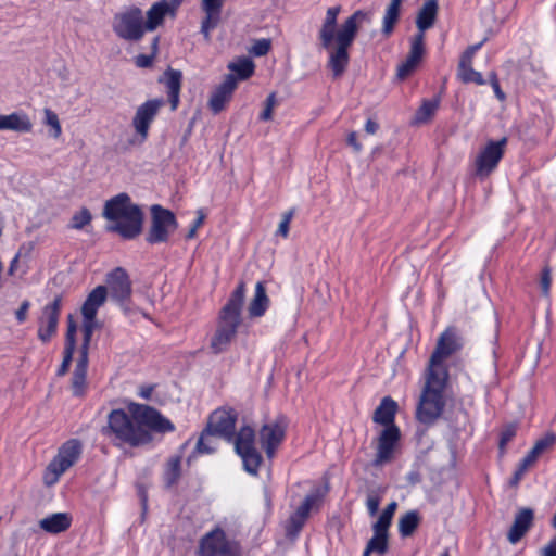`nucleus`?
Returning a JSON list of instances; mask_svg holds the SVG:
<instances>
[{"mask_svg":"<svg viewBox=\"0 0 556 556\" xmlns=\"http://www.w3.org/2000/svg\"><path fill=\"white\" fill-rule=\"evenodd\" d=\"M556 443V434L553 432L546 433L543 438L538 440L532 450L541 456L545 451L551 448Z\"/></svg>","mask_w":556,"mask_h":556,"instance_id":"37998d69","label":"nucleus"},{"mask_svg":"<svg viewBox=\"0 0 556 556\" xmlns=\"http://www.w3.org/2000/svg\"><path fill=\"white\" fill-rule=\"evenodd\" d=\"M227 67L231 72L230 74L237 75L236 79L238 81L250 78L254 74L255 64L250 58L243 56L230 62Z\"/></svg>","mask_w":556,"mask_h":556,"instance_id":"72a5a7b5","label":"nucleus"},{"mask_svg":"<svg viewBox=\"0 0 556 556\" xmlns=\"http://www.w3.org/2000/svg\"><path fill=\"white\" fill-rule=\"evenodd\" d=\"M539 455L531 448L527 455L520 460L519 467L523 470L528 471L531 467L535 465L539 459Z\"/></svg>","mask_w":556,"mask_h":556,"instance_id":"5fc2aeb1","label":"nucleus"},{"mask_svg":"<svg viewBox=\"0 0 556 556\" xmlns=\"http://www.w3.org/2000/svg\"><path fill=\"white\" fill-rule=\"evenodd\" d=\"M271 48L270 39H258L253 42V45L249 49V53L254 56H263L266 55Z\"/></svg>","mask_w":556,"mask_h":556,"instance_id":"49530a36","label":"nucleus"},{"mask_svg":"<svg viewBox=\"0 0 556 556\" xmlns=\"http://www.w3.org/2000/svg\"><path fill=\"white\" fill-rule=\"evenodd\" d=\"M164 104V99H150L137 108L131 125L139 143H143L148 139L149 129Z\"/></svg>","mask_w":556,"mask_h":556,"instance_id":"ddd939ff","label":"nucleus"},{"mask_svg":"<svg viewBox=\"0 0 556 556\" xmlns=\"http://www.w3.org/2000/svg\"><path fill=\"white\" fill-rule=\"evenodd\" d=\"M381 497L376 492H369L366 497V507L370 516H375L378 513Z\"/></svg>","mask_w":556,"mask_h":556,"instance_id":"603ef678","label":"nucleus"},{"mask_svg":"<svg viewBox=\"0 0 556 556\" xmlns=\"http://www.w3.org/2000/svg\"><path fill=\"white\" fill-rule=\"evenodd\" d=\"M153 389H154L153 386L140 387L138 394H139L140 397H142L144 400H149L151 397V395H152Z\"/></svg>","mask_w":556,"mask_h":556,"instance_id":"69168bd1","label":"nucleus"},{"mask_svg":"<svg viewBox=\"0 0 556 556\" xmlns=\"http://www.w3.org/2000/svg\"><path fill=\"white\" fill-rule=\"evenodd\" d=\"M94 327H96L94 318L89 319L87 317H84V324H83L84 342H83V345L80 349V354L84 352L88 354V348H89V343H90Z\"/></svg>","mask_w":556,"mask_h":556,"instance_id":"a18cd8bd","label":"nucleus"},{"mask_svg":"<svg viewBox=\"0 0 556 556\" xmlns=\"http://www.w3.org/2000/svg\"><path fill=\"white\" fill-rule=\"evenodd\" d=\"M180 3H176L175 1H166L161 0L152 4V7L147 12V21L144 22V27L147 31H153L159 26H161L164 22L166 15L174 16L177 8Z\"/></svg>","mask_w":556,"mask_h":556,"instance_id":"4be33fe9","label":"nucleus"},{"mask_svg":"<svg viewBox=\"0 0 556 556\" xmlns=\"http://www.w3.org/2000/svg\"><path fill=\"white\" fill-rule=\"evenodd\" d=\"M287 424L285 419L264 425L260 430V443L268 458H273L276 450L281 444L286 435Z\"/></svg>","mask_w":556,"mask_h":556,"instance_id":"dca6fc26","label":"nucleus"},{"mask_svg":"<svg viewBox=\"0 0 556 556\" xmlns=\"http://www.w3.org/2000/svg\"><path fill=\"white\" fill-rule=\"evenodd\" d=\"M236 414L232 409H216L210 417L207 433L230 439L235 431Z\"/></svg>","mask_w":556,"mask_h":556,"instance_id":"a211bd4d","label":"nucleus"},{"mask_svg":"<svg viewBox=\"0 0 556 556\" xmlns=\"http://www.w3.org/2000/svg\"><path fill=\"white\" fill-rule=\"evenodd\" d=\"M541 556H556V535L542 548Z\"/></svg>","mask_w":556,"mask_h":556,"instance_id":"680f3d73","label":"nucleus"},{"mask_svg":"<svg viewBox=\"0 0 556 556\" xmlns=\"http://www.w3.org/2000/svg\"><path fill=\"white\" fill-rule=\"evenodd\" d=\"M73 354H74V351L71 350V348L64 349V357H63V361L58 369V372H56L58 376H64L68 371L70 365L73 359Z\"/></svg>","mask_w":556,"mask_h":556,"instance_id":"6e6d98bb","label":"nucleus"},{"mask_svg":"<svg viewBox=\"0 0 556 556\" xmlns=\"http://www.w3.org/2000/svg\"><path fill=\"white\" fill-rule=\"evenodd\" d=\"M269 306V298L266 293L264 282L258 281L255 286L254 296L252 298L248 312L251 318L263 316Z\"/></svg>","mask_w":556,"mask_h":556,"instance_id":"c756f323","label":"nucleus"},{"mask_svg":"<svg viewBox=\"0 0 556 556\" xmlns=\"http://www.w3.org/2000/svg\"><path fill=\"white\" fill-rule=\"evenodd\" d=\"M181 469V457L174 456L167 462L166 469L164 472V481L167 486H173L180 477Z\"/></svg>","mask_w":556,"mask_h":556,"instance_id":"e433bc0d","label":"nucleus"},{"mask_svg":"<svg viewBox=\"0 0 556 556\" xmlns=\"http://www.w3.org/2000/svg\"><path fill=\"white\" fill-rule=\"evenodd\" d=\"M45 124L52 129V137L59 138L62 134V127L58 114L51 109H45Z\"/></svg>","mask_w":556,"mask_h":556,"instance_id":"79ce46f5","label":"nucleus"},{"mask_svg":"<svg viewBox=\"0 0 556 556\" xmlns=\"http://www.w3.org/2000/svg\"><path fill=\"white\" fill-rule=\"evenodd\" d=\"M144 15L137 7L128 8L113 18V30L117 37L128 41H139L146 30Z\"/></svg>","mask_w":556,"mask_h":556,"instance_id":"6e6552de","label":"nucleus"},{"mask_svg":"<svg viewBox=\"0 0 556 556\" xmlns=\"http://www.w3.org/2000/svg\"><path fill=\"white\" fill-rule=\"evenodd\" d=\"M80 453L81 444L78 440L65 442L46 468L43 483L47 486L54 485L61 476L78 460Z\"/></svg>","mask_w":556,"mask_h":556,"instance_id":"0eeeda50","label":"nucleus"},{"mask_svg":"<svg viewBox=\"0 0 556 556\" xmlns=\"http://www.w3.org/2000/svg\"><path fill=\"white\" fill-rule=\"evenodd\" d=\"M526 472H527L526 470H523L522 468H520L518 466L516 471L514 472V476L510 479V484L515 485V486L518 485Z\"/></svg>","mask_w":556,"mask_h":556,"instance_id":"0e129e2a","label":"nucleus"},{"mask_svg":"<svg viewBox=\"0 0 556 556\" xmlns=\"http://www.w3.org/2000/svg\"><path fill=\"white\" fill-rule=\"evenodd\" d=\"M177 228L178 223L174 213L155 204L151 207V225L146 240L150 244L167 242Z\"/></svg>","mask_w":556,"mask_h":556,"instance_id":"9d476101","label":"nucleus"},{"mask_svg":"<svg viewBox=\"0 0 556 556\" xmlns=\"http://www.w3.org/2000/svg\"><path fill=\"white\" fill-rule=\"evenodd\" d=\"M379 128V125L372 121V119H367L366 123H365V131L369 135H374Z\"/></svg>","mask_w":556,"mask_h":556,"instance_id":"338daca9","label":"nucleus"},{"mask_svg":"<svg viewBox=\"0 0 556 556\" xmlns=\"http://www.w3.org/2000/svg\"><path fill=\"white\" fill-rule=\"evenodd\" d=\"M473 56H475V54H472V52H471V51L466 50V51L463 53L462 58H460V61H459V64H458L457 72H458V71H462V70H464V68H466V67H470V66H472V60H473Z\"/></svg>","mask_w":556,"mask_h":556,"instance_id":"052dcab7","label":"nucleus"},{"mask_svg":"<svg viewBox=\"0 0 556 556\" xmlns=\"http://www.w3.org/2000/svg\"><path fill=\"white\" fill-rule=\"evenodd\" d=\"M318 502L319 495L317 493H312L305 496L302 504L290 516L289 523L287 526L288 535L296 536L299 534L309 516V511L313 509V507L318 505Z\"/></svg>","mask_w":556,"mask_h":556,"instance_id":"aec40b11","label":"nucleus"},{"mask_svg":"<svg viewBox=\"0 0 556 556\" xmlns=\"http://www.w3.org/2000/svg\"><path fill=\"white\" fill-rule=\"evenodd\" d=\"M397 508V503L395 501L389 503L387 507L382 510L377 521L372 526V531H380L388 533V530L392 523L393 516Z\"/></svg>","mask_w":556,"mask_h":556,"instance_id":"c9c22d12","label":"nucleus"},{"mask_svg":"<svg viewBox=\"0 0 556 556\" xmlns=\"http://www.w3.org/2000/svg\"><path fill=\"white\" fill-rule=\"evenodd\" d=\"M457 75L460 78V80L466 84L475 83L480 86L485 84V80L483 79L481 73L475 71L472 66L458 71Z\"/></svg>","mask_w":556,"mask_h":556,"instance_id":"a19ab883","label":"nucleus"},{"mask_svg":"<svg viewBox=\"0 0 556 556\" xmlns=\"http://www.w3.org/2000/svg\"><path fill=\"white\" fill-rule=\"evenodd\" d=\"M199 556H242V547L239 541L229 538L225 530L215 526L199 541Z\"/></svg>","mask_w":556,"mask_h":556,"instance_id":"423d86ee","label":"nucleus"},{"mask_svg":"<svg viewBox=\"0 0 556 556\" xmlns=\"http://www.w3.org/2000/svg\"><path fill=\"white\" fill-rule=\"evenodd\" d=\"M419 516L415 510L403 515L399 520V532L403 538L410 536L419 525Z\"/></svg>","mask_w":556,"mask_h":556,"instance_id":"f704fd0d","label":"nucleus"},{"mask_svg":"<svg viewBox=\"0 0 556 556\" xmlns=\"http://www.w3.org/2000/svg\"><path fill=\"white\" fill-rule=\"evenodd\" d=\"M29 307H30L29 301L25 300L22 302L20 308L16 311L15 316L20 324H22L26 320Z\"/></svg>","mask_w":556,"mask_h":556,"instance_id":"bf43d9fd","label":"nucleus"},{"mask_svg":"<svg viewBox=\"0 0 556 556\" xmlns=\"http://www.w3.org/2000/svg\"><path fill=\"white\" fill-rule=\"evenodd\" d=\"M224 2L225 0H201V9L205 14L201 22V34L206 41L211 40V31L220 23Z\"/></svg>","mask_w":556,"mask_h":556,"instance_id":"6ab92c4d","label":"nucleus"},{"mask_svg":"<svg viewBox=\"0 0 556 556\" xmlns=\"http://www.w3.org/2000/svg\"><path fill=\"white\" fill-rule=\"evenodd\" d=\"M277 100H276V93L271 92L265 101V108L263 109L262 113L260 114V119L262 121H270L273 118V112L274 108L276 106Z\"/></svg>","mask_w":556,"mask_h":556,"instance_id":"8fccbe9b","label":"nucleus"},{"mask_svg":"<svg viewBox=\"0 0 556 556\" xmlns=\"http://www.w3.org/2000/svg\"><path fill=\"white\" fill-rule=\"evenodd\" d=\"M463 339L459 330L454 327H447L439 337L437 346L430 357L428 368L430 369H447L444 361L460 350Z\"/></svg>","mask_w":556,"mask_h":556,"instance_id":"9b49d317","label":"nucleus"},{"mask_svg":"<svg viewBox=\"0 0 556 556\" xmlns=\"http://www.w3.org/2000/svg\"><path fill=\"white\" fill-rule=\"evenodd\" d=\"M397 404L394 400L387 396L383 397L374 414V421L383 425L386 428L395 426L394 417L396 414Z\"/></svg>","mask_w":556,"mask_h":556,"instance_id":"2f4dec72","label":"nucleus"},{"mask_svg":"<svg viewBox=\"0 0 556 556\" xmlns=\"http://www.w3.org/2000/svg\"><path fill=\"white\" fill-rule=\"evenodd\" d=\"M367 545L379 555L386 554L388 551V533L374 531V535L368 541Z\"/></svg>","mask_w":556,"mask_h":556,"instance_id":"58836bf2","label":"nucleus"},{"mask_svg":"<svg viewBox=\"0 0 556 556\" xmlns=\"http://www.w3.org/2000/svg\"><path fill=\"white\" fill-rule=\"evenodd\" d=\"M159 38L155 37L152 42V53L148 54H139L135 59V63L140 68H147L152 65L153 59L157 53Z\"/></svg>","mask_w":556,"mask_h":556,"instance_id":"c03bdc74","label":"nucleus"},{"mask_svg":"<svg viewBox=\"0 0 556 556\" xmlns=\"http://www.w3.org/2000/svg\"><path fill=\"white\" fill-rule=\"evenodd\" d=\"M106 282L112 298L117 301H124L129 298L131 287L128 276L124 269H114L109 274Z\"/></svg>","mask_w":556,"mask_h":556,"instance_id":"5701e85b","label":"nucleus"},{"mask_svg":"<svg viewBox=\"0 0 556 556\" xmlns=\"http://www.w3.org/2000/svg\"><path fill=\"white\" fill-rule=\"evenodd\" d=\"M62 307V296L56 295L50 303L46 304L38 318V338L43 343L49 342L56 333L59 317Z\"/></svg>","mask_w":556,"mask_h":556,"instance_id":"4468645a","label":"nucleus"},{"mask_svg":"<svg viewBox=\"0 0 556 556\" xmlns=\"http://www.w3.org/2000/svg\"><path fill=\"white\" fill-rule=\"evenodd\" d=\"M400 437V429L396 426L387 427L381 431L378 437L377 452L372 462L374 466L379 467L393 459Z\"/></svg>","mask_w":556,"mask_h":556,"instance_id":"2eb2a0df","label":"nucleus"},{"mask_svg":"<svg viewBox=\"0 0 556 556\" xmlns=\"http://www.w3.org/2000/svg\"><path fill=\"white\" fill-rule=\"evenodd\" d=\"M211 437H214L212 433H207V430H205L202 435L200 437L198 443H197V451L200 454H210L215 451V445Z\"/></svg>","mask_w":556,"mask_h":556,"instance_id":"de8ad7c7","label":"nucleus"},{"mask_svg":"<svg viewBox=\"0 0 556 556\" xmlns=\"http://www.w3.org/2000/svg\"><path fill=\"white\" fill-rule=\"evenodd\" d=\"M92 216L88 208L81 207L71 218L70 228L80 230L91 223Z\"/></svg>","mask_w":556,"mask_h":556,"instance_id":"ea45409f","label":"nucleus"},{"mask_svg":"<svg viewBox=\"0 0 556 556\" xmlns=\"http://www.w3.org/2000/svg\"><path fill=\"white\" fill-rule=\"evenodd\" d=\"M424 39L425 36L421 34H417L413 37L409 53L405 61L397 67V77L400 79H405L409 76L421 62L425 52Z\"/></svg>","mask_w":556,"mask_h":556,"instance_id":"412c9836","label":"nucleus"},{"mask_svg":"<svg viewBox=\"0 0 556 556\" xmlns=\"http://www.w3.org/2000/svg\"><path fill=\"white\" fill-rule=\"evenodd\" d=\"M492 89L496 96V98L501 101V102H504L506 100V94L504 93V91L501 89V86L500 84H495L493 83V86H492Z\"/></svg>","mask_w":556,"mask_h":556,"instance_id":"774afa93","label":"nucleus"},{"mask_svg":"<svg viewBox=\"0 0 556 556\" xmlns=\"http://www.w3.org/2000/svg\"><path fill=\"white\" fill-rule=\"evenodd\" d=\"M127 409L128 413L122 408L111 410L108 424L102 428V433L116 446H144L152 443L153 432L175 430L174 424L152 406L130 402Z\"/></svg>","mask_w":556,"mask_h":556,"instance_id":"f257e3e1","label":"nucleus"},{"mask_svg":"<svg viewBox=\"0 0 556 556\" xmlns=\"http://www.w3.org/2000/svg\"><path fill=\"white\" fill-rule=\"evenodd\" d=\"M255 432L251 427H242L235 439V450L241 457L244 470L256 475L262 456L254 444Z\"/></svg>","mask_w":556,"mask_h":556,"instance_id":"f8f14e48","label":"nucleus"},{"mask_svg":"<svg viewBox=\"0 0 556 556\" xmlns=\"http://www.w3.org/2000/svg\"><path fill=\"white\" fill-rule=\"evenodd\" d=\"M447 380V369L434 370L427 368L425 386L416 408V417L420 422L431 425L443 414L446 405L445 390Z\"/></svg>","mask_w":556,"mask_h":556,"instance_id":"7ed1b4c3","label":"nucleus"},{"mask_svg":"<svg viewBox=\"0 0 556 556\" xmlns=\"http://www.w3.org/2000/svg\"><path fill=\"white\" fill-rule=\"evenodd\" d=\"M4 130L16 132H29L33 129V123L28 115L17 111L10 114H2Z\"/></svg>","mask_w":556,"mask_h":556,"instance_id":"7c9ffc66","label":"nucleus"},{"mask_svg":"<svg viewBox=\"0 0 556 556\" xmlns=\"http://www.w3.org/2000/svg\"><path fill=\"white\" fill-rule=\"evenodd\" d=\"M237 89V79L233 74L225 76L224 80L214 88L208 100V108L214 114L222 112L232 98Z\"/></svg>","mask_w":556,"mask_h":556,"instance_id":"f3484780","label":"nucleus"},{"mask_svg":"<svg viewBox=\"0 0 556 556\" xmlns=\"http://www.w3.org/2000/svg\"><path fill=\"white\" fill-rule=\"evenodd\" d=\"M182 74L178 70L168 68L159 79L167 88L172 110H176L179 103Z\"/></svg>","mask_w":556,"mask_h":556,"instance_id":"393cba45","label":"nucleus"},{"mask_svg":"<svg viewBox=\"0 0 556 556\" xmlns=\"http://www.w3.org/2000/svg\"><path fill=\"white\" fill-rule=\"evenodd\" d=\"M439 106L438 100H427L424 101L421 106L417 110L414 123L415 124H425L431 119L434 115L437 109Z\"/></svg>","mask_w":556,"mask_h":556,"instance_id":"4c0bfd02","label":"nucleus"},{"mask_svg":"<svg viewBox=\"0 0 556 556\" xmlns=\"http://www.w3.org/2000/svg\"><path fill=\"white\" fill-rule=\"evenodd\" d=\"M517 427L514 425L506 426L501 432L500 450L504 453L506 445L515 438Z\"/></svg>","mask_w":556,"mask_h":556,"instance_id":"3c124183","label":"nucleus"},{"mask_svg":"<svg viewBox=\"0 0 556 556\" xmlns=\"http://www.w3.org/2000/svg\"><path fill=\"white\" fill-rule=\"evenodd\" d=\"M438 1L437 0H426L420 10L418 11L416 17V26L419 30L418 34L424 35V33L431 28L435 22L438 15Z\"/></svg>","mask_w":556,"mask_h":556,"instance_id":"cd10ccee","label":"nucleus"},{"mask_svg":"<svg viewBox=\"0 0 556 556\" xmlns=\"http://www.w3.org/2000/svg\"><path fill=\"white\" fill-rule=\"evenodd\" d=\"M507 138L488 141L476 154L472 165L473 174L479 179H486L497 167L504 156Z\"/></svg>","mask_w":556,"mask_h":556,"instance_id":"1a4fd4ad","label":"nucleus"},{"mask_svg":"<svg viewBox=\"0 0 556 556\" xmlns=\"http://www.w3.org/2000/svg\"><path fill=\"white\" fill-rule=\"evenodd\" d=\"M245 299V285L240 282L220 309L216 330L211 338L210 348L215 354L226 351L236 338L241 325V311Z\"/></svg>","mask_w":556,"mask_h":556,"instance_id":"39448f33","label":"nucleus"},{"mask_svg":"<svg viewBox=\"0 0 556 556\" xmlns=\"http://www.w3.org/2000/svg\"><path fill=\"white\" fill-rule=\"evenodd\" d=\"M71 525L72 516L68 513H54L39 520L40 529L52 534L66 531Z\"/></svg>","mask_w":556,"mask_h":556,"instance_id":"a878e982","label":"nucleus"},{"mask_svg":"<svg viewBox=\"0 0 556 556\" xmlns=\"http://www.w3.org/2000/svg\"><path fill=\"white\" fill-rule=\"evenodd\" d=\"M348 143L353 147V149L356 152H359L362 150V144L357 140V134L355 131H352L348 135Z\"/></svg>","mask_w":556,"mask_h":556,"instance_id":"e2e57ef3","label":"nucleus"},{"mask_svg":"<svg viewBox=\"0 0 556 556\" xmlns=\"http://www.w3.org/2000/svg\"><path fill=\"white\" fill-rule=\"evenodd\" d=\"M87 369L88 356L87 353L84 352L79 355L72 377V392L74 396H83L86 393Z\"/></svg>","mask_w":556,"mask_h":556,"instance_id":"bb28decb","label":"nucleus"},{"mask_svg":"<svg viewBox=\"0 0 556 556\" xmlns=\"http://www.w3.org/2000/svg\"><path fill=\"white\" fill-rule=\"evenodd\" d=\"M198 218L194 220L193 225L191 226L186 236L187 239L194 238L197 236L198 229L202 226L204 222L205 215L202 213V211H198Z\"/></svg>","mask_w":556,"mask_h":556,"instance_id":"4d7b16f0","label":"nucleus"},{"mask_svg":"<svg viewBox=\"0 0 556 556\" xmlns=\"http://www.w3.org/2000/svg\"><path fill=\"white\" fill-rule=\"evenodd\" d=\"M403 0H391L387 5L382 18V33L390 36L400 18V9Z\"/></svg>","mask_w":556,"mask_h":556,"instance_id":"473e14b6","label":"nucleus"},{"mask_svg":"<svg viewBox=\"0 0 556 556\" xmlns=\"http://www.w3.org/2000/svg\"><path fill=\"white\" fill-rule=\"evenodd\" d=\"M551 283H552L551 271H549V269L545 268L543 270V274L541 277V289H542V293L545 296H547L549 293Z\"/></svg>","mask_w":556,"mask_h":556,"instance_id":"13d9d810","label":"nucleus"},{"mask_svg":"<svg viewBox=\"0 0 556 556\" xmlns=\"http://www.w3.org/2000/svg\"><path fill=\"white\" fill-rule=\"evenodd\" d=\"M533 510L530 508H522L517 513L507 533V539L511 544L518 543L529 531L533 523Z\"/></svg>","mask_w":556,"mask_h":556,"instance_id":"b1692460","label":"nucleus"},{"mask_svg":"<svg viewBox=\"0 0 556 556\" xmlns=\"http://www.w3.org/2000/svg\"><path fill=\"white\" fill-rule=\"evenodd\" d=\"M340 12V5L328 8L318 31L321 47L329 52L328 67L331 70L334 78L342 76L349 65V49L359 27L365 22L371 21L369 12L357 10L337 29Z\"/></svg>","mask_w":556,"mask_h":556,"instance_id":"f03ea898","label":"nucleus"},{"mask_svg":"<svg viewBox=\"0 0 556 556\" xmlns=\"http://www.w3.org/2000/svg\"><path fill=\"white\" fill-rule=\"evenodd\" d=\"M103 216L112 223L109 230L117 232L124 239H134L142 230L143 213L131 202L127 193H118L104 204Z\"/></svg>","mask_w":556,"mask_h":556,"instance_id":"20e7f679","label":"nucleus"},{"mask_svg":"<svg viewBox=\"0 0 556 556\" xmlns=\"http://www.w3.org/2000/svg\"><path fill=\"white\" fill-rule=\"evenodd\" d=\"M76 331H77V325L74 321V318L72 315H68L67 317V331H66V339H65V348L75 351L76 345Z\"/></svg>","mask_w":556,"mask_h":556,"instance_id":"09e8293b","label":"nucleus"},{"mask_svg":"<svg viewBox=\"0 0 556 556\" xmlns=\"http://www.w3.org/2000/svg\"><path fill=\"white\" fill-rule=\"evenodd\" d=\"M293 217V211H288L283 214L281 222L279 223L277 233L283 238H287L289 235L290 222Z\"/></svg>","mask_w":556,"mask_h":556,"instance_id":"864d4df0","label":"nucleus"},{"mask_svg":"<svg viewBox=\"0 0 556 556\" xmlns=\"http://www.w3.org/2000/svg\"><path fill=\"white\" fill-rule=\"evenodd\" d=\"M106 288L104 286H98L87 296L81 307L83 317L96 318L97 312L100 306L103 305L106 299Z\"/></svg>","mask_w":556,"mask_h":556,"instance_id":"c85d7f7f","label":"nucleus"}]
</instances>
